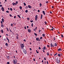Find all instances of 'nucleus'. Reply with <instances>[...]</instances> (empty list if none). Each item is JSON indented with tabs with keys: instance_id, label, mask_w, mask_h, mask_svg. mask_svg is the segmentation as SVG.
<instances>
[{
	"instance_id": "nucleus-4",
	"label": "nucleus",
	"mask_w": 64,
	"mask_h": 64,
	"mask_svg": "<svg viewBox=\"0 0 64 64\" xmlns=\"http://www.w3.org/2000/svg\"><path fill=\"white\" fill-rule=\"evenodd\" d=\"M37 19H38V15H36L35 17V20L36 21L37 20Z\"/></svg>"
},
{
	"instance_id": "nucleus-55",
	"label": "nucleus",
	"mask_w": 64,
	"mask_h": 64,
	"mask_svg": "<svg viewBox=\"0 0 64 64\" xmlns=\"http://www.w3.org/2000/svg\"><path fill=\"white\" fill-rule=\"evenodd\" d=\"M9 15H10V17H12V14H10Z\"/></svg>"
},
{
	"instance_id": "nucleus-9",
	"label": "nucleus",
	"mask_w": 64,
	"mask_h": 64,
	"mask_svg": "<svg viewBox=\"0 0 64 64\" xmlns=\"http://www.w3.org/2000/svg\"><path fill=\"white\" fill-rule=\"evenodd\" d=\"M53 46H57V44L56 43H55L54 44Z\"/></svg>"
},
{
	"instance_id": "nucleus-18",
	"label": "nucleus",
	"mask_w": 64,
	"mask_h": 64,
	"mask_svg": "<svg viewBox=\"0 0 64 64\" xmlns=\"http://www.w3.org/2000/svg\"><path fill=\"white\" fill-rule=\"evenodd\" d=\"M7 59L8 60H9V56H8L7 57H6Z\"/></svg>"
},
{
	"instance_id": "nucleus-13",
	"label": "nucleus",
	"mask_w": 64,
	"mask_h": 64,
	"mask_svg": "<svg viewBox=\"0 0 64 64\" xmlns=\"http://www.w3.org/2000/svg\"><path fill=\"white\" fill-rule=\"evenodd\" d=\"M12 5H14V6L15 5H16V3L14 2H13L12 3Z\"/></svg>"
},
{
	"instance_id": "nucleus-8",
	"label": "nucleus",
	"mask_w": 64,
	"mask_h": 64,
	"mask_svg": "<svg viewBox=\"0 0 64 64\" xmlns=\"http://www.w3.org/2000/svg\"><path fill=\"white\" fill-rule=\"evenodd\" d=\"M1 9L2 10V11L3 12L4 11V8L3 7H2V8H1Z\"/></svg>"
},
{
	"instance_id": "nucleus-33",
	"label": "nucleus",
	"mask_w": 64,
	"mask_h": 64,
	"mask_svg": "<svg viewBox=\"0 0 64 64\" xmlns=\"http://www.w3.org/2000/svg\"><path fill=\"white\" fill-rule=\"evenodd\" d=\"M30 22H31V23H32V22H33V20H30Z\"/></svg>"
},
{
	"instance_id": "nucleus-1",
	"label": "nucleus",
	"mask_w": 64,
	"mask_h": 64,
	"mask_svg": "<svg viewBox=\"0 0 64 64\" xmlns=\"http://www.w3.org/2000/svg\"><path fill=\"white\" fill-rule=\"evenodd\" d=\"M56 63H58V64H59L60 63V61L59 60H58V58H57L56 59Z\"/></svg>"
},
{
	"instance_id": "nucleus-42",
	"label": "nucleus",
	"mask_w": 64,
	"mask_h": 64,
	"mask_svg": "<svg viewBox=\"0 0 64 64\" xmlns=\"http://www.w3.org/2000/svg\"><path fill=\"white\" fill-rule=\"evenodd\" d=\"M18 38H19L18 36H16V39H18Z\"/></svg>"
},
{
	"instance_id": "nucleus-41",
	"label": "nucleus",
	"mask_w": 64,
	"mask_h": 64,
	"mask_svg": "<svg viewBox=\"0 0 64 64\" xmlns=\"http://www.w3.org/2000/svg\"><path fill=\"white\" fill-rule=\"evenodd\" d=\"M50 30H52V31H53V30H54V29H52V28L51 30V29H50Z\"/></svg>"
},
{
	"instance_id": "nucleus-29",
	"label": "nucleus",
	"mask_w": 64,
	"mask_h": 64,
	"mask_svg": "<svg viewBox=\"0 0 64 64\" xmlns=\"http://www.w3.org/2000/svg\"><path fill=\"white\" fill-rule=\"evenodd\" d=\"M24 6H26V3H25V2L24 3Z\"/></svg>"
},
{
	"instance_id": "nucleus-10",
	"label": "nucleus",
	"mask_w": 64,
	"mask_h": 64,
	"mask_svg": "<svg viewBox=\"0 0 64 64\" xmlns=\"http://www.w3.org/2000/svg\"><path fill=\"white\" fill-rule=\"evenodd\" d=\"M28 8H32V6H30V5H28Z\"/></svg>"
},
{
	"instance_id": "nucleus-12",
	"label": "nucleus",
	"mask_w": 64,
	"mask_h": 64,
	"mask_svg": "<svg viewBox=\"0 0 64 64\" xmlns=\"http://www.w3.org/2000/svg\"><path fill=\"white\" fill-rule=\"evenodd\" d=\"M42 12L43 13L44 15H45V14H46L45 13V11H43Z\"/></svg>"
},
{
	"instance_id": "nucleus-53",
	"label": "nucleus",
	"mask_w": 64,
	"mask_h": 64,
	"mask_svg": "<svg viewBox=\"0 0 64 64\" xmlns=\"http://www.w3.org/2000/svg\"><path fill=\"white\" fill-rule=\"evenodd\" d=\"M6 36H8V34H6Z\"/></svg>"
},
{
	"instance_id": "nucleus-28",
	"label": "nucleus",
	"mask_w": 64,
	"mask_h": 64,
	"mask_svg": "<svg viewBox=\"0 0 64 64\" xmlns=\"http://www.w3.org/2000/svg\"><path fill=\"white\" fill-rule=\"evenodd\" d=\"M34 34L35 35V36H37V34L34 33Z\"/></svg>"
},
{
	"instance_id": "nucleus-62",
	"label": "nucleus",
	"mask_w": 64,
	"mask_h": 64,
	"mask_svg": "<svg viewBox=\"0 0 64 64\" xmlns=\"http://www.w3.org/2000/svg\"><path fill=\"white\" fill-rule=\"evenodd\" d=\"M38 41L40 42V39L39 38H38Z\"/></svg>"
},
{
	"instance_id": "nucleus-25",
	"label": "nucleus",
	"mask_w": 64,
	"mask_h": 64,
	"mask_svg": "<svg viewBox=\"0 0 64 64\" xmlns=\"http://www.w3.org/2000/svg\"><path fill=\"white\" fill-rule=\"evenodd\" d=\"M1 32L2 33H3V30H1Z\"/></svg>"
},
{
	"instance_id": "nucleus-61",
	"label": "nucleus",
	"mask_w": 64,
	"mask_h": 64,
	"mask_svg": "<svg viewBox=\"0 0 64 64\" xmlns=\"http://www.w3.org/2000/svg\"><path fill=\"white\" fill-rule=\"evenodd\" d=\"M24 28L25 29H26V27L25 26L24 27Z\"/></svg>"
},
{
	"instance_id": "nucleus-27",
	"label": "nucleus",
	"mask_w": 64,
	"mask_h": 64,
	"mask_svg": "<svg viewBox=\"0 0 64 64\" xmlns=\"http://www.w3.org/2000/svg\"><path fill=\"white\" fill-rule=\"evenodd\" d=\"M33 23H32V27H33Z\"/></svg>"
},
{
	"instance_id": "nucleus-58",
	"label": "nucleus",
	"mask_w": 64,
	"mask_h": 64,
	"mask_svg": "<svg viewBox=\"0 0 64 64\" xmlns=\"http://www.w3.org/2000/svg\"><path fill=\"white\" fill-rule=\"evenodd\" d=\"M39 49H40H40H41V48H40V47H39Z\"/></svg>"
},
{
	"instance_id": "nucleus-2",
	"label": "nucleus",
	"mask_w": 64,
	"mask_h": 64,
	"mask_svg": "<svg viewBox=\"0 0 64 64\" xmlns=\"http://www.w3.org/2000/svg\"><path fill=\"white\" fill-rule=\"evenodd\" d=\"M20 46L21 47V48L22 49H23V48H24V44H20Z\"/></svg>"
},
{
	"instance_id": "nucleus-16",
	"label": "nucleus",
	"mask_w": 64,
	"mask_h": 64,
	"mask_svg": "<svg viewBox=\"0 0 64 64\" xmlns=\"http://www.w3.org/2000/svg\"><path fill=\"white\" fill-rule=\"evenodd\" d=\"M20 10H22V6H20Z\"/></svg>"
},
{
	"instance_id": "nucleus-15",
	"label": "nucleus",
	"mask_w": 64,
	"mask_h": 64,
	"mask_svg": "<svg viewBox=\"0 0 64 64\" xmlns=\"http://www.w3.org/2000/svg\"><path fill=\"white\" fill-rule=\"evenodd\" d=\"M42 17H43V15L42 14H41V16L40 17V19H42Z\"/></svg>"
},
{
	"instance_id": "nucleus-14",
	"label": "nucleus",
	"mask_w": 64,
	"mask_h": 64,
	"mask_svg": "<svg viewBox=\"0 0 64 64\" xmlns=\"http://www.w3.org/2000/svg\"><path fill=\"white\" fill-rule=\"evenodd\" d=\"M58 51H62V50L60 48L58 49Z\"/></svg>"
},
{
	"instance_id": "nucleus-23",
	"label": "nucleus",
	"mask_w": 64,
	"mask_h": 64,
	"mask_svg": "<svg viewBox=\"0 0 64 64\" xmlns=\"http://www.w3.org/2000/svg\"><path fill=\"white\" fill-rule=\"evenodd\" d=\"M47 53L48 56H49V53L48 52Z\"/></svg>"
},
{
	"instance_id": "nucleus-30",
	"label": "nucleus",
	"mask_w": 64,
	"mask_h": 64,
	"mask_svg": "<svg viewBox=\"0 0 64 64\" xmlns=\"http://www.w3.org/2000/svg\"><path fill=\"white\" fill-rule=\"evenodd\" d=\"M39 39V38H36V41H38V39Z\"/></svg>"
},
{
	"instance_id": "nucleus-46",
	"label": "nucleus",
	"mask_w": 64,
	"mask_h": 64,
	"mask_svg": "<svg viewBox=\"0 0 64 64\" xmlns=\"http://www.w3.org/2000/svg\"><path fill=\"white\" fill-rule=\"evenodd\" d=\"M9 30L11 32H12V31H11V29H10H10H9Z\"/></svg>"
},
{
	"instance_id": "nucleus-59",
	"label": "nucleus",
	"mask_w": 64,
	"mask_h": 64,
	"mask_svg": "<svg viewBox=\"0 0 64 64\" xmlns=\"http://www.w3.org/2000/svg\"><path fill=\"white\" fill-rule=\"evenodd\" d=\"M47 46L48 47H49L50 46L49 45H47Z\"/></svg>"
},
{
	"instance_id": "nucleus-11",
	"label": "nucleus",
	"mask_w": 64,
	"mask_h": 64,
	"mask_svg": "<svg viewBox=\"0 0 64 64\" xmlns=\"http://www.w3.org/2000/svg\"><path fill=\"white\" fill-rule=\"evenodd\" d=\"M1 26L2 28H4V26L3 24H1Z\"/></svg>"
},
{
	"instance_id": "nucleus-32",
	"label": "nucleus",
	"mask_w": 64,
	"mask_h": 64,
	"mask_svg": "<svg viewBox=\"0 0 64 64\" xmlns=\"http://www.w3.org/2000/svg\"><path fill=\"white\" fill-rule=\"evenodd\" d=\"M6 13H8L9 12V11L7 10L6 11Z\"/></svg>"
},
{
	"instance_id": "nucleus-48",
	"label": "nucleus",
	"mask_w": 64,
	"mask_h": 64,
	"mask_svg": "<svg viewBox=\"0 0 64 64\" xmlns=\"http://www.w3.org/2000/svg\"><path fill=\"white\" fill-rule=\"evenodd\" d=\"M57 54H58L57 53H56V54H54V56H56V55H57Z\"/></svg>"
},
{
	"instance_id": "nucleus-35",
	"label": "nucleus",
	"mask_w": 64,
	"mask_h": 64,
	"mask_svg": "<svg viewBox=\"0 0 64 64\" xmlns=\"http://www.w3.org/2000/svg\"><path fill=\"white\" fill-rule=\"evenodd\" d=\"M10 64V62H7V64Z\"/></svg>"
},
{
	"instance_id": "nucleus-47",
	"label": "nucleus",
	"mask_w": 64,
	"mask_h": 64,
	"mask_svg": "<svg viewBox=\"0 0 64 64\" xmlns=\"http://www.w3.org/2000/svg\"><path fill=\"white\" fill-rule=\"evenodd\" d=\"M42 37H41L40 38V39L41 40H42Z\"/></svg>"
},
{
	"instance_id": "nucleus-52",
	"label": "nucleus",
	"mask_w": 64,
	"mask_h": 64,
	"mask_svg": "<svg viewBox=\"0 0 64 64\" xmlns=\"http://www.w3.org/2000/svg\"><path fill=\"white\" fill-rule=\"evenodd\" d=\"M6 39H7V40H9L7 37H6Z\"/></svg>"
},
{
	"instance_id": "nucleus-39",
	"label": "nucleus",
	"mask_w": 64,
	"mask_h": 64,
	"mask_svg": "<svg viewBox=\"0 0 64 64\" xmlns=\"http://www.w3.org/2000/svg\"><path fill=\"white\" fill-rule=\"evenodd\" d=\"M16 5H17V4H18V1H17L16 2Z\"/></svg>"
},
{
	"instance_id": "nucleus-57",
	"label": "nucleus",
	"mask_w": 64,
	"mask_h": 64,
	"mask_svg": "<svg viewBox=\"0 0 64 64\" xmlns=\"http://www.w3.org/2000/svg\"><path fill=\"white\" fill-rule=\"evenodd\" d=\"M2 5L1 4L0 5V7H2Z\"/></svg>"
},
{
	"instance_id": "nucleus-38",
	"label": "nucleus",
	"mask_w": 64,
	"mask_h": 64,
	"mask_svg": "<svg viewBox=\"0 0 64 64\" xmlns=\"http://www.w3.org/2000/svg\"><path fill=\"white\" fill-rule=\"evenodd\" d=\"M40 7H41V6L42 5V4H41V3H40Z\"/></svg>"
},
{
	"instance_id": "nucleus-51",
	"label": "nucleus",
	"mask_w": 64,
	"mask_h": 64,
	"mask_svg": "<svg viewBox=\"0 0 64 64\" xmlns=\"http://www.w3.org/2000/svg\"><path fill=\"white\" fill-rule=\"evenodd\" d=\"M16 16H14V18L15 19L16 18Z\"/></svg>"
},
{
	"instance_id": "nucleus-37",
	"label": "nucleus",
	"mask_w": 64,
	"mask_h": 64,
	"mask_svg": "<svg viewBox=\"0 0 64 64\" xmlns=\"http://www.w3.org/2000/svg\"><path fill=\"white\" fill-rule=\"evenodd\" d=\"M44 23L45 25H46V24H47V22H46V21H45V22H44Z\"/></svg>"
},
{
	"instance_id": "nucleus-56",
	"label": "nucleus",
	"mask_w": 64,
	"mask_h": 64,
	"mask_svg": "<svg viewBox=\"0 0 64 64\" xmlns=\"http://www.w3.org/2000/svg\"><path fill=\"white\" fill-rule=\"evenodd\" d=\"M46 3H48V1H46Z\"/></svg>"
},
{
	"instance_id": "nucleus-60",
	"label": "nucleus",
	"mask_w": 64,
	"mask_h": 64,
	"mask_svg": "<svg viewBox=\"0 0 64 64\" xmlns=\"http://www.w3.org/2000/svg\"><path fill=\"white\" fill-rule=\"evenodd\" d=\"M34 61H35V59L34 58H33Z\"/></svg>"
},
{
	"instance_id": "nucleus-19",
	"label": "nucleus",
	"mask_w": 64,
	"mask_h": 64,
	"mask_svg": "<svg viewBox=\"0 0 64 64\" xmlns=\"http://www.w3.org/2000/svg\"><path fill=\"white\" fill-rule=\"evenodd\" d=\"M5 45L6 46H8V44L7 43H6Z\"/></svg>"
},
{
	"instance_id": "nucleus-45",
	"label": "nucleus",
	"mask_w": 64,
	"mask_h": 64,
	"mask_svg": "<svg viewBox=\"0 0 64 64\" xmlns=\"http://www.w3.org/2000/svg\"><path fill=\"white\" fill-rule=\"evenodd\" d=\"M2 22V21H1L0 22V23H1V24H3V22Z\"/></svg>"
},
{
	"instance_id": "nucleus-40",
	"label": "nucleus",
	"mask_w": 64,
	"mask_h": 64,
	"mask_svg": "<svg viewBox=\"0 0 64 64\" xmlns=\"http://www.w3.org/2000/svg\"><path fill=\"white\" fill-rule=\"evenodd\" d=\"M36 51L37 53H39V52L37 51V50H36Z\"/></svg>"
},
{
	"instance_id": "nucleus-31",
	"label": "nucleus",
	"mask_w": 64,
	"mask_h": 64,
	"mask_svg": "<svg viewBox=\"0 0 64 64\" xmlns=\"http://www.w3.org/2000/svg\"><path fill=\"white\" fill-rule=\"evenodd\" d=\"M58 56H60V57L61 56V55L60 54H58Z\"/></svg>"
},
{
	"instance_id": "nucleus-17",
	"label": "nucleus",
	"mask_w": 64,
	"mask_h": 64,
	"mask_svg": "<svg viewBox=\"0 0 64 64\" xmlns=\"http://www.w3.org/2000/svg\"><path fill=\"white\" fill-rule=\"evenodd\" d=\"M42 49L43 50H46V47L45 46H44Z\"/></svg>"
},
{
	"instance_id": "nucleus-43",
	"label": "nucleus",
	"mask_w": 64,
	"mask_h": 64,
	"mask_svg": "<svg viewBox=\"0 0 64 64\" xmlns=\"http://www.w3.org/2000/svg\"><path fill=\"white\" fill-rule=\"evenodd\" d=\"M61 36L62 37V38H63V37H64V36H63V35L62 34L61 35Z\"/></svg>"
},
{
	"instance_id": "nucleus-44",
	"label": "nucleus",
	"mask_w": 64,
	"mask_h": 64,
	"mask_svg": "<svg viewBox=\"0 0 64 64\" xmlns=\"http://www.w3.org/2000/svg\"><path fill=\"white\" fill-rule=\"evenodd\" d=\"M6 30H7V31L8 32L9 31V30H8V28H7V27H6Z\"/></svg>"
},
{
	"instance_id": "nucleus-54",
	"label": "nucleus",
	"mask_w": 64,
	"mask_h": 64,
	"mask_svg": "<svg viewBox=\"0 0 64 64\" xmlns=\"http://www.w3.org/2000/svg\"><path fill=\"white\" fill-rule=\"evenodd\" d=\"M54 40H55V38L54 37Z\"/></svg>"
},
{
	"instance_id": "nucleus-64",
	"label": "nucleus",
	"mask_w": 64,
	"mask_h": 64,
	"mask_svg": "<svg viewBox=\"0 0 64 64\" xmlns=\"http://www.w3.org/2000/svg\"><path fill=\"white\" fill-rule=\"evenodd\" d=\"M38 12H40V10H38Z\"/></svg>"
},
{
	"instance_id": "nucleus-21",
	"label": "nucleus",
	"mask_w": 64,
	"mask_h": 64,
	"mask_svg": "<svg viewBox=\"0 0 64 64\" xmlns=\"http://www.w3.org/2000/svg\"><path fill=\"white\" fill-rule=\"evenodd\" d=\"M14 24V23H13L12 24V23L11 24V26H13V25Z\"/></svg>"
},
{
	"instance_id": "nucleus-63",
	"label": "nucleus",
	"mask_w": 64,
	"mask_h": 64,
	"mask_svg": "<svg viewBox=\"0 0 64 64\" xmlns=\"http://www.w3.org/2000/svg\"><path fill=\"white\" fill-rule=\"evenodd\" d=\"M42 51L43 52H45V51H44V50H42Z\"/></svg>"
},
{
	"instance_id": "nucleus-24",
	"label": "nucleus",
	"mask_w": 64,
	"mask_h": 64,
	"mask_svg": "<svg viewBox=\"0 0 64 64\" xmlns=\"http://www.w3.org/2000/svg\"><path fill=\"white\" fill-rule=\"evenodd\" d=\"M17 16H18V17L19 18H21V17H20V16L19 15H18Z\"/></svg>"
},
{
	"instance_id": "nucleus-49",
	"label": "nucleus",
	"mask_w": 64,
	"mask_h": 64,
	"mask_svg": "<svg viewBox=\"0 0 64 64\" xmlns=\"http://www.w3.org/2000/svg\"><path fill=\"white\" fill-rule=\"evenodd\" d=\"M4 41H6V38H4Z\"/></svg>"
},
{
	"instance_id": "nucleus-22",
	"label": "nucleus",
	"mask_w": 64,
	"mask_h": 64,
	"mask_svg": "<svg viewBox=\"0 0 64 64\" xmlns=\"http://www.w3.org/2000/svg\"><path fill=\"white\" fill-rule=\"evenodd\" d=\"M42 35L43 37H44L45 36V34H42Z\"/></svg>"
},
{
	"instance_id": "nucleus-6",
	"label": "nucleus",
	"mask_w": 64,
	"mask_h": 64,
	"mask_svg": "<svg viewBox=\"0 0 64 64\" xmlns=\"http://www.w3.org/2000/svg\"><path fill=\"white\" fill-rule=\"evenodd\" d=\"M28 32L29 33H31V30L30 29H28Z\"/></svg>"
},
{
	"instance_id": "nucleus-26",
	"label": "nucleus",
	"mask_w": 64,
	"mask_h": 64,
	"mask_svg": "<svg viewBox=\"0 0 64 64\" xmlns=\"http://www.w3.org/2000/svg\"><path fill=\"white\" fill-rule=\"evenodd\" d=\"M25 12L26 13H28V10H26L25 11Z\"/></svg>"
},
{
	"instance_id": "nucleus-3",
	"label": "nucleus",
	"mask_w": 64,
	"mask_h": 64,
	"mask_svg": "<svg viewBox=\"0 0 64 64\" xmlns=\"http://www.w3.org/2000/svg\"><path fill=\"white\" fill-rule=\"evenodd\" d=\"M13 62L14 64H17V60L16 59H15L14 60Z\"/></svg>"
},
{
	"instance_id": "nucleus-34",
	"label": "nucleus",
	"mask_w": 64,
	"mask_h": 64,
	"mask_svg": "<svg viewBox=\"0 0 64 64\" xmlns=\"http://www.w3.org/2000/svg\"><path fill=\"white\" fill-rule=\"evenodd\" d=\"M27 20H30V18H27Z\"/></svg>"
},
{
	"instance_id": "nucleus-5",
	"label": "nucleus",
	"mask_w": 64,
	"mask_h": 64,
	"mask_svg": "<svg viewBox=\"0 0 64 64\" xmlns=\"http://www.w3.org/2000/svg\"><path fill=\"white\" fill-rule=\"evenodd\" d=\"M23 52L25 54H27V52H26V50H23Z\"/></svg>"
},
{
	"instance_id": "nucleus-7",
	"label": "nucleus",
	"mask_w": 64,
	"mask_h": 64,
	"mask_svg": "<svg viewBox=\"0 0 64 64\" xmlns=\"http://www.w3.org/2000/svg\"><path fill=\"white\" fill-rule=\"evenodd\" d=\"M50 46H51V47H54V46L53 45V44H52V43H50Z\"/></svg>"
},
{
	"instance_id": "nucleus-20",
	"label": "nucleus",
	"mask_w": 64,
	"mask_h": 64,
	"mask_svg": "<svg viewBox=\"0 0 64 64\" xmlns=\"http://www.w3.org/2000/svg\"><path fill=\"white\" fill-rule=\"evenodd\" d=\"M2 20L3 22H4V18H2Z\"/></svg>"
},
{
	"instance_id": "nucleus-50",
	"label": "nucleus",
	"mask_w": 64,
	"mask_h": 64,
	"mask_svg": "<svg viewBox=\"0 0 64 64\" xmlns=\"http://www.w3.org/2000/svg\"><path fill=\"white\" fill-rule=\"evenodd\" d=\"M44 60H46V58L44 57Z\"/></svg>"
},
{
	"instance_id": "nucleus-36",
	"label": "nucleus",
	"mask_w": 64,
	"mask_h": 64,
	"mask_svg": "<svg viewBox=\"0 0 64 64\" xmlns=\"http://www.w3.org/2000/svg\"><path fill=\"white\" fill-rule=\"evenodd\" d=\"M10 11H12V10H13L12 9V8H10Z\"/></svg>"
}]
</instances>
